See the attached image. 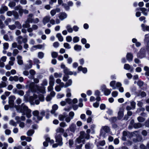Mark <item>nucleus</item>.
Returning a JSON list of instances; mask_svg holds the SVG:
<instances>
[{"label":"nucleus","instance_id":"nucleus-1","mask_svg":"<svg viewBox=\"0 0 149 149\" xmlns=\"http://www.w3.org/2000/svg\"><path fill=\"white\" fill-rule=\"evenodd\" d=\"M15 107L17 110H20L22 112H31V111L28 109V107L25 106L23 104H22L21 107H19L18 106L15 105Z\"/></svg>","mask_w":149,"mask_h":149},{"label":"nucleus","instance_id":"nucleus-2","mask_svg":"<svg viewBox=\"0 0 149 149\" xmlns=\"http://www.w3.org/2000/svg\"><path fill=\"white\" fill-rule=\"evenodd\" d=\"M37 80L34 79V82L31 83L29 85V88L31 91L33 93L36 92L37 89Z\"/></svg>","mask_w":149,"mask_h":149},{"label":"nucleus","instance_id":"nucleus-3","mask_svg":"<svg viewBox=\"0 0 149 149\" xmlns=\"http://www.w3.org/2000/svg\"><path fill=\"white\" fill-rule=\"evenodd\" d=\"M29 23H36L37 21V19H34L33 15L31 14H29L26 20Z\"/></svg>","mask_w":149,"mask_h":149},{"label":"nucleus","instance_id":"nucleus-4","mask_svg":"<svg viewBox=\"0 0 149 149\" xmlns=\"http://www.w3.org/2000/svg\"><path fill=\"white\" fill-rule=\"evenodd\" d=\"M146 54V50L145 49L142 48L139 52V53L137 54V56L139 58H142Z\"/></svg>","mask_w":149,"mask_h":149},{"label":"nucleus","instance_id":"nucleus-5","mask_svg":"<svg viewBox=\"0 0 149 149\" xmlns=\"http://www.w3.org/2000/svg\"><path fill=\"white\" fill-rule=\"evenodd\" d=\"M56 142L58 143L60 146L62 145L63 143L62 142V138L60 134H58L55 137Z\"/></svg>","mask_w":149,"mask_h":149},{"label":"nucleus","instance_id":"nucleus-6","mask_svg":"<svg viewBox=\"0 0 149 149\" xmlns=\"http://www.w3.org/2000/svg\"><path fill=\"white\" fill-rule=\"evenodd\" d=\"M16 10H19V12L21 16L22 13L24 12V13L28 14V11L26 10H24L22 9V7L20 6H16L15 8Z\"/></svg>","mask_w":149,"mask_h":149},{"label":"nucleus","instance_id":"nucleus-7","mask_svg":"<svg viewBox=\"0 0 149 149\" xmlns=\"http://www.w3.org/2000/svg\"><path fill=\"white\" fill-rule=\"evenodd\" d=\"M15 99V97L14 96H11L9 97L8 102L11 107L14 106V101Z\"/></svg>","mask_w":149,"mask_h":149},{"label":"nucleus","instance_id":"nucleus-8","mask_svg":"<svg viewBox=\"0 0 149 149\" xmlns=\"http://www.w3.org/2000/svg\"><path fill=\"white\" fill-rule=\"evenodd\" d=\"M51 17L49 16H46L44 17L43 19L42 22L43 24L45 25L48 23L50 21Z\"/></svg>","mask_w":149,"mask_h":149},{"label":"nucleus","instance_id":"nucleus-9","mask_svg":"<svg viewBox=\"0 0 149 149\" xmlns=\"http://www.w3.org/2000/svg\"><path fill=\"white\" fill-rule=\"evenodd\" d=\"M134 135L136 136V138L138 139V140L139 141H141L142 139V137L141 136L138 134V131H135L133 132L132 134V136H133Z\"/></svg>","mask_w":149,"mask_h":149},{"label":"nucleus","instance_id":"nucleus-10","mask_svg":"<svg viewBox=\"0 0 149 149\" xmlns=\"http://www.w3.org/2000/svg\"><path fill=\"white\" fill-rule=\"evenodd\" d=\"M77 69L78 71V72H79L82 71L83 73L86 74L87 72V68L86 67L83 68L81 66H79Z\"/></svg>","mask_w":149,"mask_h":149},{"label":"nucleus","instance_id":"nucleus-11","mask_svg":"<svg viewBox=\"0 0 149 149\" xmlns=\"http://www.w3.org/2000/svg\"><path fill=\"white\" fill-rule=\"evenodd\" d=\"M38 92L43 94L45 93H46L45 87L38 85Z\"/></svg>","mask_w":149,"mask_h":149},{"label":"nucleus","instance_id":"nucleus-12","mask_svg":"<svg viewBox=\"0 0 149 149\" xmlns=\"http://www.w3.org/2000/svg\"><path fill=\"white\" fill-rule=\"evenodd\" d=\"M39 112L38 111V121L41 120L43 117L45 116V111L44 110H42L40 113V114L41 115V116H40L39 115Z\"/></svg>","mask_w":149,"mask_h":149},{"label":"nucleus","instance_id":"nucleus-13","mask_svg":"<svg viewBox=\"0 0 149 149\" xmlns=\"http://www.w3.org/2000/svg\"><path fill=\"white\" fill-rule=\"evenodd\" d=\"M54 80L53 75H51L49 77V85L50 86H53L54 84Z\"/></svg>","mask_w":149,"mask_h":149},{"label":"nucleus","instance_id":"nucleus-14","mask_svg":"<svg viewBox=\"0 0 149 149\" xmlns=\"http://www.w3.org/2000/svg\"><path fill=\"white\" fill-rule=\"evenodd\" d=\"M142 30L143 31H149V26L142 24L141 25Z\"/></svg>","mask_w":149,"mask_h":149},{"label":"nucleus","instance_id":"nucleus-15","mask_svg":"<svg viewBox=\"0 0 149 149\" xmlns=\"http://www.w3.org/2000/svg\"><path fill=\"white\" fill-rule=\"evenodd\" d=\"M126 57L127 59L129 61H132L133 60V55L130 53H127Z\"/></svg>","mask_w":149,"mask_h":149},{"label":"nucleus","instance_id":"nucleus-16","mask_svg":"<svg viewBox=\"0 0 149 149\" xmlns=\"http://www.w3.org/2000/svg\"><path fill=\"white\" fill-rule=\"evenodd\" d=\"M67 15L65 13H61L59 14V18L61 20H63L67 17Z\"/></svg>","mask_w":149,"mask_h":149},{"label":"nucleus","instance_id":"nucleus-17","mask_svg":"<svg viewBox=\"0 0 149 149\" xmlns=\"http://www.w3.org/2000/svg\"><path fill=\"white\" fill-rule=\"evenodd\" d=\"M60 9L59 8H56L55 9L52 10L50 11V14L52 16H54L56 12H59L60 11Z\"/></svg>","mask_w":149,"mask_h":149},{"label":"nucleus","instance_id":"nucleus-18","mask_svg":"<svg viewBox=\"0 0 149 149\" xmlns=\"http://www.w3.org/2000/svg\"><path fill=\"white\" fill-rule=\"evenodd\" d=\"M124 116V112L123 111H120L118 114L117 118L118 120H121Z\"/></svg>","mask_w":149,"mask_h":149},{"label":"nucleus","instance_id":"nucleus-19","mask_svg":"<svg viewBox=\"0 0 149 149\" xmlns=\"http://www.w3.org/2000/svg\"><path fill=\"white\" fill-rule=\"evenodd\" d=\"M44 138L45 139V141L43 142V146L45 147H47L49 145L48 143L49 141V139H47V137H46V135L44 136Z\"/></svg>","mask_w":149,"mask_h":149},{"label":"nucleus","instance_id":"nucleus-20","mask_svg":"<svg viewBox=\"0 0 149 149\" xmlns=\"http://www.w3.org/2000/svg\"><path fill=\"white\" fill-rule=\"evenodd\" d=\"M56 37L58 38L59 41L62 42L63 40V38L61 33H58L56 35Z\"/></svg>","mask_w":149,"mask_h":149},{"label":"nucleus","instance_id":"nucleus-21","mask_svg":"<svg viewBox=\"0 0 149 149\" xmlns=\"http://www.w3.org/2000/svg\"><path fill=\"white\" fill-rule=\"evenodd\" d=\"M76 126L75 125L72 124L71 125L70 127V130L72 132H74L75 131Z\"/></svg>","mask_w":149,"mask_h":149},{"label":"nucleus","instance_id":"nucleus-22","mask_svg":"<svg viewBox=\"0 0 149 149\" xmlns=\"http://www.w3.org/2000/svg\"><path fill=\"white\" fill-rule=\"evenodd\" d=\"M38 100L41 102H43L44 101L45 97L43 94H39L38 95Z\"/></svg>","mask_w":149,"mask_h":149},{"label":"nucleus","instance_id":"nucleus-23","mask_svg":"<svg viewBox=\"0 0 149 149\" xmlns=\"http://www.w3.org/2000/svg\"><path fill=\"white\" fill-rule=\"evenodd\" d=\"M142 127V124L139 123H134L133 125V127L135 129L141 128Z\"/></svg>","mask_w":149,"mask_h":149},{"label":"nucleus","instance_id":"nucleus-24","mask_svg":"<svg viewBox=\"0 0 149 149\" xmlns=\"http://www.w3.org/2000/svg\"><path fill=\"white\" fill-rule=\"evenodd\" d=\"M103 129L107 133H108L110 131V129L108 126H105L103 127Z\"/></svg>","mask_w":149,"mask_h":149},{"label":"nucleus","instance_id":"nucleus-25","mask_svg":"<svg viewBox=\"0 0 149 149\" xmlns=\"http://www.w3.org/2000/svg\"><path fill=\"white\" fill-rule=\"evenodd\" d=\"M111 89H110V90L107 88L105 90L104 92V94L106 96H108L111 93Z\"/></svg>","mask_w":149,"mask_h":149},{"label":"nucleus","instance_id":"nucleus-26","mask_svg":"<svg viewBox=\"0 0 149 149\" xmlns=\"http://www.w3.org/2000/svg\"><path fill=\"white\" fill-rule=\"evenodd\" d=\"M29 22L26 20L25 23L22 25V27L24 28H28L30 26V25L29 24Z\"/></svg>","mask_w":149,"mask_h":149},{"label":"nucleus","instance_id":"nucleus-27","mask_svg":"<svg viewBox=\"0 0 149 149\" xmlns=\"http://www.w3.org/2000/svg\"><path fill=\"white\" fill-rule=\"evenodd\" d=\"M22 57L20 56H17V62L19 64L22 65L23 64V62L22 60Z\"/></svg>","mask_w":149,"mask_h":149},{"label":"nucleus","instance_id":"nucleus-28","mask_svg":"<svg viewBox=\"0 0 149 149\" xmlns=\"http://www.w3.org/2000/svg\"><path fill=\"white\" fill-rule=\"evenodd\" d=\"M111 123H115L117 120V118L116 117H111L109 119Z\"/></svg>","mask_w":149,"mask_h":149},{"label":"nucleus","instance_id":"nucleus-29","mask_svg":"<svg viewBox=\"0 0 149 149\" xmlns=\"http://www.w3.org/2000/svg\"><path fill=\"white\" fill-rule=\"evenodd\" d=\"M32 67L31 61L29 60V64H27L25 66V69H26L31 68Z\"/></svg>","mask_w":149,"mask_h":149},{"label":"nucleus","instance_id":"nucleus-30","mask_svg":"<svg viewBox=\"0 0 149 149\" xmlns=\"http://www.w3.org/2000/svg\"><path fill=\"white\" fill-rule=\"evenodd\" d=\"M34 132V131L33 130H29L27 132V134L28 136H31Z\"/></svg>","mask_w":149,"mask_h":149},{"label":"nucleus","instance_id":"nucleus-31","mask_svg":"<svg viewBox=\"0 0 149 149\" xmlns=\"http://www.w3.org/2000/svg\"><path fill=\"white\" fill-rule=\"evenodd\" d=\"M140 10L142 11L144 15H147V11L146 9L145 8H140Z\"/></svg>","mask_w":149,"mask_h":149},{"label":"nucleus","instance_id":"nucleus-32","mask_svg":"<svg viewBox=\"0 0 149 149\" xmlns=\"http://www.w3.org/2000/svg\"><path fill=\"white\" fill-rule=\"evenodd\" d=\"M72 83V81L71 79H69L68 81L66 82L65 85V87L66 88L67 87L70 86Z\"/></svg>","mask_w":149,"mask_h":149},{"label":"nucleus","instance_id":"nucleus-33","mask_svg":"<svg viewBox=\"0 0 149 149\" xmlns=\"http://www.w3.org/2000/svg\"><path fill=\"white\" fill-rule=\"evenodd\" d=\"M66 29L68 32L72 33L73 31V29L71 26L68 25L66 26Z\"/></svg>","mask_w":149,"mask_h":149},{"label":"nucleus","instance_id":"nucleus-34","mask_svg":"<svg viewBox=\"0 0 149 149\" xmlns=\"http://www.w3.org/2000/svg\"><path fill=\"white\" fill-rule=\"evenodd\" d=\"M44 56V53L41 52L38 53V57L42 59Z\"/></svg>","mask_w":149,"mask_h":149},{"label":"nucleus","instance_id":"nucleus-35","mask_svg":"<svg viewBox=\"0 0 149 149\" xmlns=\"http://www.w3.org/2000/svg\"><path fill=\"white\" fill-rule=\"evenodd\" d=\"M144 82L141 80H139L137 82V85L140 87H142L144 84Z\"/></svg>","mask_w":149,"mask_h":149},{"label":"nucleus","instance_id":"nucleus-36","mask_svg":"<svg viewBox=\"0 0 149 149\" xmlns=\"http://www.w3.org/2000/svg\"><path fill=\"white\" fill-rule=\"evenodd\" d=\"M56 132L57 133H63L64 132V129L62 128L59 127L56 130Z\"/></svg>","mask_w":149,"mask_h":149},{"label":"nucleus","instance_id":"nucleus-37","mask_svg":"<svg viewBox=\"0 0 149 149\" xmlns=\"http://www.w3.org/2000/svg\"><path fill=\"white\" fill-rule=\"evenodd\" d=\"M32 113L34 116L33 119L36 120V118H37V111H35L33 112Z\"/></svg>","mask_w":149,"mask_h":149},{"label":"nucleus","instance_id":"nucleus-38","mask_svg":"<svg viewBox=\"0 0 149 149\" xmlns=\"http://www.w3.org/2000/svg\"><path fill=\"white\" fill-rule=\"evenodd\" d=\"M15 24L18 29H21L22 28V25L18 21L15 22Z\"/></svg>","mask_w":149,"mask_h":149},{"label":"nucleus","instance_id":"nucleus-39","mask_svg":"<svg viewBox=\"0 0 149 149\" xmlns=\"http://www.w3.org/2000/svg\"><path fill=\"white\" fill-rule=\"evenodd\" d=\"M66 117L65 115L61 114L59 116V119L60 121H63Z\"/></svg>","mask_w":149,"mask_h":149},{"label":"nucleus","instance_id":"nucleus-40","mask_svg":"<svg viewBox=\"0 0 149 149\" xmlns=\"http://www.w3.org/2000/svg\"><path fill=\"white\" fill-rule=\"evenodd\" d=\"M124 68L126 70H129L131 69V67L128 64H125L124 65Z\"/></svg>","mask_w":149,"mask_h":149},{"label":"nucleus","instance_id":"nucleus-41","mask_svg":"<svg viewBox=\"0 0 149 149\" xmlns=\"http://www.w3.org/2000/svg\"><path fill=\"white\" fill-rule=\"evenodd\" d=\"M137 120L139 122H143L145 120L144 118L141 116H139L137 118Z\"/></svg>","mask_w":149,"mask_h":149},{"label":"nucleus","instance_id":"nucleus-42","mask_svg":"<svg viewBox=\"0 0 149 149\" xmlns=\"http://www.w3.org/2000/svg\"><path fill=\"white\" fill-rule=\"evenodd\" d=\"M118 94V93L117 91H114L112 92L111 93L112 96L113 97H116Z\"/></svg>","mask_w":149,"mask_h":149},{"label":"nucleus","instance_id":"nucleus-43","mask_svg":"<svg viewBox=\"0 0 149 149\" xmlns=\"http://www.w3.org/2000/svg\"><path fill=\"white\" fill-rule=\"evenodd\" d=\"M58 55V53L56 52H53L52 53V56L53 58H56Z\"/></svg>","mask_w":149,"mask_h":149},{"label":"nucleus","instance_id":"nucleus-44","mask_svg":"<svg viewBox=\"0 0 149 149\" xmlns=\"http://www.w3.org/2000/svg\"><path fill=\"white\" fill-rule=\"evenodd\" d=\"M47 80L45 79H44L42 83L41 84V85L42 86H47Z\"/></svg>","mask_w":149,"mask_h":149},{"label":"nucleus","instance_id":"nucleus-45","mask_svg":"<svg viewBox=\"0 0 149 149\" xmlns=\"http://www.w3.org/2000/svg\"><path fill=\"white\" fill-rule=\"evenodd\" d=\"M6 86V83L4 81H2L1 83H0V88L5 87Z\"/></svg>","mask_w":149,"mask_h":149},{"label":"nucleus","instance_id":"nucleus-46","mask_svg":"<svg viewBox=\"0 0 149 149\" xmlns=\"http://www.w3.org/2000/svg\"><path fill=\"white\" fill-rule=\"evenodd\" d=\"M16 88L18 89H22L24 88V86L20 84H18L16 85Z\"/></svg>","mask_w":149,"mask_h":149},{"label":"nucleus","instance_id":"nucleus-47","mask_svg":"<svg viewBox=\"0 0 149 149\" xmlns=\"http://www.w3.org/2000/svg\"><path fill=\"white\" fill-rule=\"evenodd\" d=\"M62 5L66 10H68L70 9L69 7L68 4L63 3Z\"/></svg>","mask_w":149,"mask_h":149},{"label":"nucleus","instance_id":"nucleus-48","mask_svg":"<svg viewBox=\"0 0 149 149\" xmlns=\"http://www.w3.org/2000/svg\"><path fill=\"white\" fill-rule=\"evenodd\" d=\"M98 143L100 146H103L105 144V141L104 140H103L102 141H100Z\"/></svg>","mask_w":149,"mask_h":149},{"label":"nucleus","instance_id":"nucleus-49","mask_svg":"<svg viewBox=\"0 0 149 149\" xmlns=\"http://www.w3.org/2000/svg\"><path fill=\"white\" fill-rule=\"evenodd\" d=\"M46 137H47V139H49V143H50L51 144H52L54 143V141L52 139L51 140L50 138L49 137V136L48 134H46Z\"/></svg>","mask_w":149,"mask_h":149},{"label":"nucleus","instance_id":"nucleus-50","mask_svg":"<svg viewBox=\"0 0 149 149\" xmlns=\"http://www.w3.org/2000/svg\"><path fill=\"white\" fill-rule=\"evenodd\" d=\"M116 81L113 80L111 81L110 84V85L111 86L113 87H115V85L116 84Z\"/></svg>","mask_w":149,"mask_h":149},{"label":"nucleus","instance_id":"nucleus-51","mask_svg":"<svg viewBox=\"0 0 149 149\" xmlns=\"http://www.w3.org/2000/svg\"><path fill=\"white\" fill-rule=\"evenodd\" d=\"M10 124L15 127H16L17 126L16 123L13 120H11L10 121Z\"/></svg>","mask_w":149,"mask_h":149},{"label":"nucleus","instance_id":"nucleus-52","mask_svg":"<svg viewBox=\"0 0 149 149\" xmlns=\"http://www.w3.org/2000/svg\"><path fill=\"white\" fill-rule=\"evenodd\" d=\"M17 93L20 95L23 96L24 94V93L22 90H19L17 91Z\"/></svg>","mask_w":149,"mask_h":149},{"label":"nucleus","instance_id":"nucleus-53","mask_svg":"<svg viewBox=\"0 0 149 149\" xmlns=\"http://www.w3.org/2000/svg\"><path fill=\"white\" fill-rule=\"evenodd\" d=\"M9 28L12 30H13L15 29L16 28V26L14 25H9L8 26Z\"/></svg>","mask_w":149,"mask_h":149},{"label":"nucleus","instance_id":"nucleus-54","mask_svg":"<svg viewBox=\"0 0 149 149\" xmlns=\"http://www.w3.org/2000/svg\"><path fill=\"white\" fill-rule=\"evenodd\" d=\"M13 15H14L15 18L16 19H18L19 17V15L17 13V12L14 11V12H13Z\"/></svg>","mask_w":149,"mask_h":149},{"label":"nucleus","instance_id":"nucleus-55","mask_svg":"<svg viewBox=\"0 0 149 149\" xmlns=\"http://www.w3.org/2000/svg\"><path fill=\"white\" fill-rule=\"evenodd\" d=\"M106 108V105L104 104H101L100 106V108L101 110L104 109Z\"/></svg>","mask_w":149,"mask_h":149},{"label":"nucleus","instance_id":"nucleus-56","mask_svg":"<svg viewBox=\"0 0 149 149\" xmlns=\"http://www.w3.org/2000/svg\"><path fill=\"white\" fill-rule=\"evenodd\" d=\"M74 114L73 111H71L69 112V115L70 117L72 119L73 118V117L74 116Z\"/></svg>","mask_w":149,"mask_h":149},{"label":"nucleus","instance_id":"nucleus-57","mask_svg":"<svg viewBox=\"0 0 149 149\" xmlns=\"http://www.w3.org/2000/svg\"><path fill=\"white\" fill-rule=\"evenodd\" d=\"M131 106L133 109H134L135 107L136 103L134 101H132L131 103Z\"/></svg>","mask_w":149,"mask_h":149},{"label":"nucleus","instance_id":"nucleus-58","mask_svg":"<svg viewBox=\"0 0 149 149\" xmlns=\"http://www.w3.org/2000/svg\"><path fill=\"white\" fill-rule=\"evenodd\" d=\"M79 40V38L77 37H74L73 40V41L74 42H78Z\"/></svg>","mask_w":149,"mask_h":149},{"label":"nucleus","instance_id":"nucleus-59","mask_svg":"<svg viewBox=\"0 0 149 149\" xmlns=\"http://www.w3.org/2000/svg\"><path fill=\"white\" fill-rule=\"evenodd\" d=\"M37 98V95H33V96H31L30 97V100L31 101L33 102L35 99H36Z\"/></svg>","mask_w":149,"mask_h":149},{"label":"nucleus","instance_id":"nucleus-60","mask_svg":"<svg viewBox=\"0 0 149 149\" xmlns=\"http://www.w3.org/2000/svg\"><path fill=\"white\" fill-rule=\"evenodd\" d=\"M72 38L70 36H67L66 37V40L68 42H70L72 40Z\"/></svg>","mask_w":149,"mask_h":149},{"label":"nucleus","instance_id":"nucleus-61","mask_svg":"<svg viewBox=\"0 0 149 149\" xmlns=\"http://www.w3.org/2000/svg\"><path fill=\"white\" fill-rule=\"evenodd\" d=\"M52 99L51 97L50 96V95H47L46 98V100L47 102H49Z\"/></svg>","mask_w":149,"mask_h":149},{"label":"nucleus","instance_id":"nucleus-62","mask_svg":"<svg viewBox=\"0 0 149 149\" xmlns=\"http://www.w3.org/2000/svg\"><path fill=\"white\" fill-rule=\"evenodd\" d=\"M99 105V103L98 102H95L93 104V106L96 108L98 107Z\"/></svg>","mask_w":149,"mask_h":149},{"label":"nucleus","instance_id":"nucleus-63","mask_svg":"<svg viewBox=\"0 0 149 149\" xmlns=\"http://www.w3.org/2000/svg\"><path fill=\"white\" fill-rule=\"evenodd\" d=\"M107 89L106 85L104 84H103L101 87V89L102 92H104Z\"/></svg>","mask_w":149,"mask_h":149},{"label":"nucleus","instance_id":"nucleus-64","mask_svg":"<svg viewBox=\"0 0 149 149\" xmlns=\"http://www.w3.org/2000/svg\"><path fill=\"white\" fill-rule=\"evenodd\" d=\"M11 22V19L10 18L7 19L4 22L7 25L8 24V22Z\"/></svg>","mask_w":149,"mask_h":149}]
</instances>
